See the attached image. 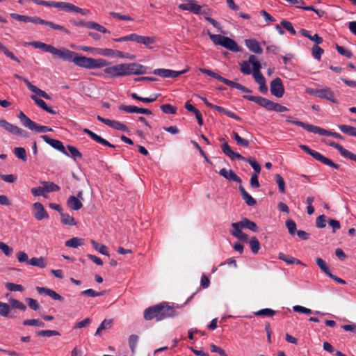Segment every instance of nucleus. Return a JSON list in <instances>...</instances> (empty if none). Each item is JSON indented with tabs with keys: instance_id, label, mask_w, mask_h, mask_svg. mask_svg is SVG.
<instances>
[{
	"instance_id": "obj_1",
	"label": "nucleus",
	"mask_w": 356,
	"mask_h": 356,
	"mask_svg": "<svg viewBox=\"0 0 356 356\" xmlns=\"http://www.w3.org/2000/svg\"><path fill=\"white\" fill-rule=\"evenodd\" d=\"M177 307L170 305L168 302H161L146 308L143 312V318L146 321L154 320L156 322L173 318L178 315Z\"/></svg>"
},
{
	"instance_id": "obj_2",
	"label": "nucleus",
	"mask_w": 356,
	"mask_h": 356,
	"mask_svg": "<svg viewBox=\"0 0 356 356\" xmlns=\"http://www.w3.org/2000/svg\"><path fill=\"white\" fill-rule=\"evenodd\" d=\"M147 67L140 64L131 63L108 66L104 70V72L108 77L115 78L132 74H144L147 73Z\"/></svg>"
},
{
	"instance_id": "obj_3",
	"label": "nucleus",
	"mask_w": 356,
	"mask_h": 356,
	"mask_svg": "<svg viewBox=\"0 0 356 356\" xmlns=\"http://www.w3.org/2000/svg\"><path fill=\"white\" fill-rule=\"evenodd\" d=\"M220 140H223V143L221 145V148L222 152L228 157L230 158L232 161L238 159L248 162L254 169V173H260L261 172V165L260 164L254 159L251 157L245 158L243 156L238 152H234L228 143L222 138Z\"/></svg>"
},
{
	"instance_id": "obj_4",
	"label": "nucleus",
	"mask_w": 356,
	"mask_h": 356,
	"mask_svg": "<svg viewBox=\"0 0 356 356\" xmlns=\"http://www.w3.org/2000/svg\"><path fill=\"white\" fill-rule=\"evenodd\" d=\"M243 97L247 100L253 102L258 105L265 108L268 111H274L276 112L282 113L288 111L289 108L278 103L273 102L268 99L260 96H253L245 95Z\"/></svg>"
},
{
	"instance_id": "obj_5",
	"label": "nucleus",
	"mask_w": 356,
	"mask_h": 356,
	"mask_svg": "<svg viewBox=\"0 0 356 356\" xmlns=\"http://www.w3.org/2000/svg\"><path fill=\"white\" fill-rule=\"evenodd\" d=\"M208 35L214 44L220 45L233 52L241 51V48L238 47L237 43L229 37L223 36L219 34H213L209 31H208Z\"/></svg>"
},
{
	"instance_id": "obj_6",
	"label": "nucleus",
	"mask_w": 356,
	"mask_h": 356,
	"mask_svg": "<svg viewBox=\"0 0 356 356\" xmlns=\"http://www.w3.org/2000/svg\"><path fill=\"white\" fill-rule=\"evenodd\" d=\"M200 71L202 73L207 74L208 76H210L224 83L227 86H229L232 88H236V89H238L242 92H248V93L252 92L251 90L245 87L242 84L230 81L227 79H225V78L222 77V76H220V74H218L210 70L205 69V68H200Z\"/></svg>"
},
{
	"instance_id": "obj_7",
	"label": "nucleus",
	"mask_w": 356,
	"mask_h": 356,
	"mask_svg": "<svg viewBox=\"0 0 356 356\" xmlns=\"http://www.w3.org/2000/svg\"><path fill=\"white\" fill-rule=\"evenodd\" d=\"M18 118L24 127H28L32 131H35L38 133H45L52 131V129L49 127L36 124L28 118L22 111L19 112Z\"/></svg>"
},
{
	"instance_id": "obj_8",
	"label": "nucleus",
	"mask_w": 356,
	"mask_h": 356,
	"mask_svg": "<svg viewBox=\"0 0 356 356\" xmlns=\"http://www.w3.org/2000/svg\"><path fill=\"white\" fill-rule=\"evenodd\" d=\"M300 147L302 150H303L304 152H305L306 153H307L308 154L312 156L316 160L321 162L322 163H323L326 165H328L330 167H332L337 170H338L339 168V167H340L339 165L334 163L332 160L324 156L321 153H319L314 149H312L308 146H307L305 145H300Z\"/></svg>"
},
{
	"instance_id": "obj_9",
	"label": "nucleus",
	"mask_w": 356,
	"mask_h": 356,
	"mask_svg": "<svg viewBox=\"0 0 356 356\" xmlns=\"http://www.w3.org/2000/svg\"><path fill=\"white\" fill-rule=\"evenodd\" d=\"M53 7L60 8L68 13H79L82 15H88L90 13L89 10L82 9L69 2L54 1Z\"/></svg>"
},
{
	"instance_id": "obj_10",
	"label": "nucleus",
	"mask_w": 356,
	"mask_h": 356,
	"mask_svg": "<svg viewBox=\"0 0 356 356\" xmlns=\"http://www.w3.org/2000/svg\"><path fill=\"white\" fill-rule=\"evenodd\" d=\"M0 126L13 135L19 136L24 138H27L29 136V132L26 130L8 122L6 120L0 118Z\"/></svg>"
},
{
	"instance_id": "obj_11",
	"label": "nucleus",
	"mask_w": 356,
	"mask_h": 356,
	"mask_svg": "<svg viewBox=\"0 0 356 356\" xmlns=\"http://www.w3.org/2000/svg\"><path fill=\"white\" fill-rule=\"evenodd\" d=\"M186 3H181L178 6V8L182 10H188L195 15H207L205 9H202V6L197 4V1L195 0H186Z\"/></svg>"
},
{
	"instance_id": "obj_12",
	"label": "nucleus",
	"mask_w": 356,
	"mask_h": 356,
	"mask_svg": "<svg viewBox=\"0 0 356 356\" xmlns=\"http://www.w3.org/2000/svg\"><path fill=\"white\" fill-rule=\"evenodd\" d=\"M27 22H32L35 24H42V25L49 26V27H51L53 29L63 31L67 34L70 33V31L67 29H65L64 26H60L57 24H55L52 22L44 20L37 16H33V17L28 16Z\"/></svg>"
},
{
	"instance_id": "obj_13",
	"label": "nucleus",
	"mask_w": 356,
	"mask_h": 356,
	"mask_svg": "<svg viewBox=\"0 0 356 356\" xmlns=\"http://www.w3.org/2000/svg\"><path fill=\"white\" fill-rule=\"evenodd\" d=\"M51 54L56 58L74 63V59L76 53L65 48L59 49L54 47Z\"/></svg>"
},
{
	"instance_id": "obj_14",
	"label": "nucleus",
	"mask_w": 356,
	"mask_h": 356,
	"mask_svg": "<svg viewBox=\"0 0 356 356\" xmlns=\"http://www.w3.org/2000/svg\"><path fill=\"white\" fill-rule=\"evenodd\" d=\"M270 92L277 97H282L284 94V87L280 78L277 77L270 82Z\"/></svg>"
},
{
	"instance_id": "obj_15",
	"label": "nucleus",
	"mask_w": 356,
	"mask_h": 356,
	"mask_svg": "<svg viewBox=\"0 0 356 356\" xmlns=\"http://www.w3.org/2000/svg\"><path fill=\"white\" fill-rule=\"evenodd\" d=\"M187 71L188 70H184L181 71H175L168 69H155L152 73L154 75L159 76L163 78H176L186 73Z\"/></svg>"
},
{
	"instance_id": "obj_16",
	"label": "nucleus",
	"mask_w": 356,
	"mask_h": 356,
	"mask_svg": "<svg viewBox=\"0 0 356 356\" xmlns=\"http://www.w3.org/2000/svg\"><path fill=\"white\" fill-rule=\"evenodd\" d=\"M41 138L44 140V142H46L47 144L50 145L54 149L58 150L59 152H62L65 155L70 156V154L66 152L65 147H64V145L61 141L56 140V139L50 138L47 135H42V136H41Z\"/></svg>"
},
{
	"instance_id": "obj_17",
	"label": "nucleus",
	"mask_w": 356,
	"mask_h": 356,
	"mask_svg": "<svg viewBox=\"0 0 356 356\" xmlns=\"http://www.w3.org/2000/svg\"><path fill=\"white\" fill-rule=\"evenodd\" d=\"M327 145L330 147H332L333 148L336 149L339 152L341 155L343 156L346 159H350L352 161H354L356 162V154L351 152L350 151L345 149L343 146L341 145L334 142V141H330L327 143Z\"/></svg>"
},
{
	"instance_id": "obj_18",
	"label": "nucleus",
	"mask_w": 356,
	"mask_h": 356,
	"mask_svg": "<svg viewBox=\"0 0 356 356\" xmlns=\"http://www.w3.org/2000/svg\"><path fill=\"white\" fill-rule=\"evenodd\" d=\"M232 227L233 229L230 232L231 234L234 236L235 238L243 241V242H248V236L243 232H242L241 229L242 227H241V224L239 222H233L232 223Z\"/></svg>"
},
{
	"instance_id": "obj_19",
	"label": "nucleus",
	"mask_w": 356,
	"mask_h": 356,
	"mask_svg": "<svg viewBox=\"0 0 356 356\" xmlns=\"http://www.w3.org/2000/svg\"><path fill=\"white\" fill-rule=\"evenodd\" d=\"M232 227L233 229L230 232L231 234L234 236L235 238L243 241V242H248V236L243 232H242L241 229L242 227H241V224L239 222H233L232 223Z\"/></svg>"
},
{
	"instance_id": "obj_20",
	"label": "nucleus",
	"mask_w": 356,
	"mask_h": 356,
	"mask_svg": "<svg viewBox=\"0 0 356 356\" xmlns=\"http://www.w3.org/2000/svg\"><path fill=\"white\" fill-rule=\"evenodd\" d=\"M83 132L86 134H88L90 138L93 140H95V142L99 143V144H102L103 145H105V146H108L109 147H111V148H115L116 146L110 143L108 141H107L106 140H105L104 138H102L100 136L96 134L95 133H94L93 131H92L91 130L88 129H83Z\"/></svg>"
},
{
	"instance_id": "obj_21",
	"label": "nucleus",
	"mask_w": 356,
	"mask_h": 356,
	"mask_svg": "<svg viewBox=\"0 0 356 356\" xmlns=\"http://www.w3.org/2000/svg\"><path fill=\"white\" fill-rule=\"evenodd\" d=\"M36 291L39 294H45L49 296L53 300L63 301L64 298L60 294L57 293L55 291L46 287L36 286Z\"/></svg>"
},
{
	"instance_id": "obj_22",
	"label": "nucleus",
	"mask_w": 356,
	"mask_h": 356,
	"mask_svg": "<svg viewBox=\"0 0 356 356\" xmlns=\"http://www.w3.org/2000/svg\"><path fill=\"white\" fill-rule=\"evenodd\" d=\"M245 44L246 47L254 54H261L263 52L260 43L255 39L250 38L245 40Z\"/></svg>"
},
{
	"instance_id": "obj_23",
	"label": "nucleus",
	"mask_w": 356,
	"mask_h": 356,
	"mask_svg": "<svg viewBox=\"0 0 356 356\" xmlns=\"http://www.w3.org/2000/svg\"><path fill=\"white\" fill-rule=\"evenodd\" d=\"M92 58H88L76 53L74 59V63L81 67L91 69Z\"/></svg>"
},
{
	"instance_id": "obj_24",
	"label": "nucleus",
	"mask_w": 356,
	"mask_h": 356,
	"mask_svg": "<svg viewBox=\"0 0 356 356\" xmlns=\"http://www.w3.org/2000/svg\"><path fill=\"white\" fill-rule=\"evenodd\" d=\"M318 98L325 99L332 103L338 104V100L334 97L333 91L329 87H325L319 90Z\"/></svg>"
},
{
	"instance_id": "obj_25",
	"label": "nucleus",
	"mask_w": 356,
	"mask_h": 356,
	"mask_svg": "<svg viewBox=\"0 0 356 356\" xmlns=\"http://www.w3.org/2000/svg\"><path fill=\"white\" fill-rule=\"evenodd\" d=\"M219 175L227 180H232L238 184L242 182L241 179L232 170H227L226 168H222L219 171Z\"/></svg>"
},
{
	"instance_id": "obj_26",
	"label": "nucleus",
	"mask_w": 356,
	"mask_h": 356,
	"mask_svg": "<svg viewBox=\"0 0 356 356\" xmlns=\"http://www.w3.org/2000/svg\"><path fill=\"white\" fill-rule=\"evenodd\" d=\"M33 208L35 209V213H34V217L38 220H41L44 218H47L49 217L47 211H45L43 205L40 202H36L33 204Z\"/></svg>"
},
{
	"instance_id": "obj_27",
	"label": "nucleus",
	"mask_w": 356,
	"mask_h": 356,
	"mask_svg": "<svg viewBox=\"0 0 356 356\" xmlns=\"http://www.w3.org/2000/svg\"><path fill=\"white\" fill-rule=\"evenodd\" d=\"M306 127L308 128V131L319 134L321 136H332L334 135V132H332L330 130H327L325 129H323L320 127L314 126L313 124L306 125Z\"/></svg>"
},
{
	"instance_id": "obj_28",
	"label": "nucleus",
	"mask_w": 356,
	"mask_h": 356,
	"mask_svg": "<svg viewBox=\"0 0 356 356\" xmlns=\"http://www.w3.org/2000/svg\"><path fill=\"white\" fill-rule=\"evenodd\" d=\"M67 204L72 210L77 211L82 208L83 204L80 199L74 195L70 196L67 200Z\"/></svg>"
},
{
	"instance_id": "obj_29",
	"label": "nucleus",
	"mask_w": 356,
	"mask_h": 356,
	"mask_svg": "<svg viewBox=\"0 0 356 356\" xmlns=\"http://www.w3.org/2000/svg\"><path fill=\"white\" fill-rule=\"evenodd\" d=\"M239 191L241 192L243 200L245 202L248 206H254L257 204V201L254 199L244 188L242 185H240Z\"/></svg>"
},
{
	"instance_id": "obj_30",
	"label": "nucleus",
	"mask_w": 356,
	"mask_h": 356,
	"mask_svg": "<svg viewBox=\"0 0 356 356\" xmlns=\"http://www.w3.org/2000/svg\"><path fill=\"white\" fill-rule=\"evenodd\" d=\"M238 222L241 224V227H242V228L248 229L254 232H257L258 231V227L257 224L247 218H243L241 221Z\"/></svg>"
},
{
	"instance_id": "obj_31",
	"label": "nucleus",
	"mask_w": 356,
	"mask_h": 356,
	"mask_svg": "<svg viewBox=\"0 0 356 356\" xmlns=\"http://www.w3.org/2000/svg\"><path fill=\"white\" fill-rule=\"evenodd\" d=\"M29 44L35 49H40L43 50L44 51L48 52L50 54L52 53L54 47V46H52L51 44H45V43H43V42H39V41H35V42H30Z\"/></svg>"
},
{
	"instance_id": "obj_32",
	"label": "nucleus",
	"mask_w": 356,
	"mask_h": 356,
	"mask_svg": "<svg viewBox=\"0 0 356 356\" xmlns=\"http://www.w3.org/2000/svg\"><path fill=\"white\" fill-rule=\"evenodd\" d=\"M213 109H215L216 111H218L220 113H222L232 119L236 120H241V118L236 115L234 113L227 110V108H225L222 106L214 105L212 107Z\"/></svg>"
},
{
	"instance_id": "obj_33",
	"label": "nucleus",
	"mask_w": 356,
	"mask_h": 356,
	"mask_svg": "<svg viewBox=\"0 0 356 356\" xmlns=\"http://www.w3.org/2000/svg\"><path fill=\"white\" fill-rule=\"evenodd\" d=\"M28 264L33 266H37L41 268H44L47 266V263L45 262L42 257L31 258L28 261Z\"/></svg>"
},
{
	"instance_id": "obj_34",
	"label": "nucleus",
	"mask_w": 356,
	"mask_h": 356,
	"mask_svg": "<svg viewBox=\"0 0 356 356\" xmlns=\"http://www.w3.org/2000/svg\"><path fill=\"white\" fill-rule=\"evenodd\" d=\"M279 259L284 261L289 264H302V261L296 258L285 254L280 252L279 254Z\"/></svg>"
},
{
	"instance_id": "obj_35",
	"label": "nucleus",
	"mask_w": 356,
	"mask_h": 356,
	"mask_svg": "<svg viewBox=\"0 0 356 356\" xmlns=\"http://www.w3.org/2000/svg\"><path fill=\"white\" fill-rule=\"evenodd\" d=\"M83 239L78 237H73L65 241V245L69 248H76L83 245Z\"/></svg>"
},
{
	"instance_id": "obj_36",
	"label": "nucleus",
	"mask_w": 356,
	"mask_h": 356,
	"mask_svg": "<svg viewBox=\"0 0 356 356\" xmlns=\"http://www.w3.org/2000/svg\"><path fill=\"white\" fill-rule=\"evenodd\" d=\"M338 128L343 134H346L350 136L356 137V127H352L350 125L339 124V125H338Z\"/></svg>"
},
{
	"instance_id": "obj_37",
	"label": "nucleus",
	"mask_w": 356,
	"mask_h": 356,
	"mask_svg": "<svg viewBox=\"0 0 356 356\" xmlns=\"http://www.w3.org/2000/svg\"><path fill=\"white\" fill-rule=\"evenodd\" d=\"M109 63L103 58H92L91 63V69L102 68L108 66Z\"/></svg>"
},
{
	"instance_id": "obj_38",
	"label": "nucleus",
	"mask_w": 356,
	"mask_h": 356,
	"mask_svg": "<svg viewBox=\"0 0 356 356\" xmlns=\"http://www.w3.org/2000/svg\"><path fill=\"white\" fill-rule=\"evenodd\" d=\"M60 217L61 222L63 225L73 226L76 224L75 219L67 213L62 212L60 213Z\"/></svg>"
},
{
	"instance_id": "obj_39",
	"label": "nucleus",
	"mask_w": 356,
	"mask_h": 356,
	"mask_svg": "<svg viewBox=\"0 0 356 356\" xmlns=\"http://www.w3.org/2000/svg\"><path fill=\"white\" fill-rule=\"evenodd\" d=\"M112 323H113L112 319H104L101 323L99 327L97 329L95 335H96V336L99 335L102 331L111 329V326H112Z\"/></svg>"
},
{
	"instance_id": "obj_40",
	"label": "nucleus",
	"mask_w": 356,
	"mask_h": 356,
	"mask_svg": "<svg viewBox=\"0 0 356 356\" xmlns=\"http://www.w3.org/2000/svg\"><path fill=\"white\" fill-rule=\"evenodd\" d=\"M90 243L95 250L102 254L108 256V248L106 245L99 243L94 240H91Z\"/></svg>"
},
{
	"instance_id": "obj_41",
	"label": "nucleus",
	"mask_w": 356,
	"mask_h": 356,
	"mask_svg": "<svg viewBox=\"0 0 356 356\" xmlns=\"http://www.w3.org/2000/svg\"><path fill=\"white\" fill-rule=\"evenodd\" d=\"M9 304L10 307L14 309H17L23 312L26 309V306L22 302L15 298H10Z\"/></svg>"
},
{
	"instance_id": "obj_42",
	"label": "nucleus",
	"mask_w": 356,
	"mask_h": 356,
	"mask_svg": "<svg viewBox=\"0 0 356 356\" xmlns=\"http://www.w3.org/2000/svg\"><path fill=\"white\" fill-rule=\"evenodd\" d=\"M249 61L251 63V65H252L253 67L252 74L256 72H261L260 70L261 68V65L259 61L257 60V57L255 56L250 55L249 56Z\"/></svg>"
},
{
	"instance_id": "obj_43",
	"label": "nucleus",
	"mask_w": 356,
	"mask_h": 356,
	"mask_svg": "<svg viewBox=\"0 0 356 356\" xmlns=\"http://www.w3.org/2000/svg\"><path fill=\"white\" fill-rule=\"evenodd\" d=\"M42 184L44 186V189L45 190V192H56L60 190V187L54 182L43 181Z\"/></svg>"
},
{
	"instance_id": "obj_44",
	"label": "nucleus",
	"mask_w": 356,
	"mask_h": 356,
	"mask_svg": "<svg viewBox=\"0 0 356 356\" xmlns=\"http://www.w3.org/2000/svg\"><path fill=\"white\" fill-rule=\"evenodd\" d=\"M36 334L43 337H50L52 336H59L60 332L56 330H38L35 332Z\"/></svg>"
},
{
	"instance_id": "obj_45",
	"label": "nucleus",
	"mask_w": 356,
	"mask_h": 356,
	"mask_svg": "<svg viewBox=\"0 0 356 356\" xmlns=\"http://www.w3.org/2000/svg\"><path fill=\"white\" fill-rule=\"evenodd\" d=\"M316 263L318 266V267L321 269V270L325 273L327 276L331 273V271L329 269L326 262L321 258L317 257L316 258Z\"/></svg>"
},
{
	"instance_id": "obj_46",
	"label": "nucleus",
	"mask_w": 356,
	"mask_h": 356,
	"mask_svg": "<svg viewBox=\"0 0 356 356\" xmlns=\"http://www.w3.org/2000/svg\"><path fill=\"white\" fill-rule=\"evenodd\" d=\"M15 156L19 159L26 161L27 160V156L26 150L24 147H15L13 149Z\"/></svg>"
},
{
	"instance_id": "obj_47",
	"label": "nucleus",
	"mask_w": 356,
	"mask_h": 356,
	"mask_svg": "<svg viewBox=\"0 0 356 356\" xmlns=\"http://www.w3.org/2000/svg\"><path fill=\"white\" fill-rule=\"evenodd\" d=\"M22 323L25 326H37L43 327L45 325L44 323L39 319H26L24 320Z\"/></svg>"
},
{
	"instance_id": "obj_48",
	"label": "nucleus",
	"mask_w": 356,
	"mask_h": 356,
	"mask_svg": "<svg viewBox=\"0 0 356 356\" xmlns=\"http://www.w3.org/2000/svg\"><path fill=\"white\" fill-rule=\"evenodd\" d=\"M232 138L234 139L238 145L242 147H248L249 141L246 139L241 138L237 132L233 131L232 134Z\"/></svg>"
},
{
	"instance_id": "obj_49",
	"label": "nucleus",
	"mask_w": 356,
	"mask_h": 356,
	"mask_svg": "<svg viewBox=\"0 0 356 356\" xmlns=\"http://www.w3.org/2000/svg\"><path fill=\"white\" fill-rule=\"evenodd\" d=\"M249 244L251 251L254 254H257L260 249V243L258 239L255 236L252 237L249 241Z\"/></svg>"
},
{
	"instance_id": "obj_50",
	"label": "nucleus",
	"mask_w": 356,
	"mask_h": 356,
	"mask_svg": "<svg viewBox=\"0 0 356 356\" xmlns=\"http://www.w3.org/2000/svg\"><path fill=\"white\" fill-rule=\"evenodd\" d=\"M251 63H250L249 60L248 61H243L240 63V71L241 73L245 75H249L252 73V71L250 68Z\"/></svg>"
},
{
	"instance_id": "obj_51",
	"label": "nucleus",
	"mask_w": 356,
	"mask_h": 356,
	"mask_svg": "<svg viewBox=\"0 0 356 356\" xmlns=\"http://www.w3.org/2000/svg\"><path fill=\"white\" fill-rule=\"evenodd\" d=\"M0 50L1 51H3V53L7 56L9 58H10L11 60L15 61V62H17V63H20V60L17 58V56H15L14 55V54L11 51H10L6 47V46H4L1 42H0Z\"/></svg>"
},
{
	"instance_id": "obj_52",
	"label": "nucleus",
	"mask_w": 356,
	"mask_h": 356,
	"mask_svg": "<svg viewBox=\"0 0 356 356\" xmlns=\"http://www.w3.org/2000/svg\"><path fill=\"white\" fill-rule=\"evenodd\" d=\"M10 312V305L0 301V316L8 317Z\"/></svg>"
},
{
	"instance_id": "obj_53",
	"label": "nucleus",
	"mask_w": 356,
	"mask_h": 356,
	"mask_svg": "<svg viewBox=\"0 0 356 356\" xmlns=\"http://www.w3.org/2000/svg\"><path fill=\"white\" fill-rule=\"evenodd\" d=\"M110 127L124 132H128L129 131L127 127L125 124L116 120L112 121L111 124H110Z\"/></svg>"
},
{
	"instance_id": "obj_54",
	"label": "nucleus",
	"mask_w": 356,
	"mask_h": 356,
	"mask_svg": "<svg viewBox=\"0 0 356 356\" xmlns=\"http://www.w3.org/2000/svg\"><path fill=\"white\" fill-rule=\"evenodd\" d=\"M275 180L278 185L279 191L281 193H285V182L283 177L280 174L275 175Z\"/></svg>"
},
{
	"instance_id": "obj_55",
	"label": "nucleus",
	"mask_w": 356,
	"mask_h": 356,
	"mask_svg": "<svg viewBox=\"0 0 356 356\" xmlns=\"http://www.w3.org/2000/svg\"><path fill=\"white\" fill-rule=\"evenodd\" d=\"M276 312L272 309L266 308L260 309L254 313L256 316H273L275 314Z\"/></svg>"
},
{
	"instance_id": "obj_56",
	"label": "nucleus",
	"mask_w": 356,
	"mask_h": 356,
	"mask_svg": "<svg viewBox=\"0 0 356 356\" xmlns=\"http://www.w3.org/2000/svg\"><path fill=\"white\" fill-rule=\"evenodd\" d=\"M89 24V29H95L103 33H110V31L107 29H106L105 27H104L98 23L90 22Z\"/></svg>"
},
{
	"instance_id": "obj_57",
	"label": "nucleus",
	"mask_w": 356,
	"mask_h": 356,
	"mask_svg": "<svg viewBox=\"0 0 356 356\" xmlns=\"http://www.w3.org/2000/svg\"><path fill=\"white\" fill-rule=\"evenodd\" d=\"M105 293H106V291L97 292L92 289H86V290L81 291V294L87 296L89 297H97V296H103L104 294H105Z\"/></svg>"
},
{
	"instance_id": "obj_58",
	"label": "nucleus",
	"mask_w": 356,
	"mask_h": 356,
	"mask_svg": "<svg viewBox=\"0 0 356 356\" xmlns=\"http://www.w3.org/2000/svg\"><path fill=\"white\" fill-rule=\"evenodd\" d=\"M280 24L284 29H285L286 31H288L291 35H295L296 34V31L294 29L292 24L290 22L283 19L281 21Z\"/></svg>"
},
{
	"instance_id": "obj_59",
	"label": "nucleus",
	"mask_w": 356,
	"mask_h": 356,
	"mask_svg": "<svg viewBox=\"0 0 356 356\" xmlns=\"http://www.w3.org/2000/svg\"><path fill=\"white\" fill-rule=\"evenodd\" d=\"M119 109L120 111H124L127 113H137L138 110V107L131 105H120L119 106Z\"/></svg>"
},
{
	"instance_id": "obj_60",
	"label": "nucleus",
	"mask_w": 356,
	"mask_h": 356,
	"mask_svg": "<svg viewBox=\"0 0 356 356\" xmlns=\"http://www.w3.org/2000/svg\"><path fill=\"white\" fill-rule=\"evenodd\" d=\"M6 288L10 291H23L24 289L22 285L12 282H7Z\"/></svg>"
},
{
	"instance_id": "obj_61",
	"label": "nucleus",
	"mask_w": 356,
	"mask_h": 356,
	"mask_svg": "<svg viewBox=\"0 0 356 356\" xmlns=\"http://www.w3.org/2000/svg\"><path fill=\"white\" fill-rule=\"evenodd\" d=\"M25 301L27 303L28 306L33 310L38 311L40 309V306L36 300L33 299L31 298H25Z\"/></svg>"
},
{
	"instance_id": "obj_62",
	"label": "nucleus",
	"mask_w": 356,
	"mask_h": 356,
	"mask_svg": "<svg viewBox=\"0 0 356 356\" xmlns=\"http://www.w3.org/2000/svg\"><path fill=\"white\" fill-rule=\"evenodd\" d=\"M336 49L338 53L345 57L351 58L353 56V53L350 50L346 49L344 47L339 46L338 44L336 45Z\"/></svg>"
},
{
	"instance_id": "obj_63",
	"label": "nucleus",
	"mask_w": 356,
	"mask_h": 356,
	"mask_svg": "<svg viewBox=\"0 0 356 356\" xmlns=\"http://www.w3.org/2000/svg\"><path fill=\"white\" fill-rule=\"evenodd\" d=\"M67 148L72 155V156L76 159V158L81 159L82 158V154L79 151V149L72 145H67Z\"/></svg>"
},
{
	"instance_id": "obj_64",
	"label": "nucleus",
	"mask_w": 356,
	"mask_h": 356,
	"mask_svg": "<svg viewBox=\"0 0 356 356\" xmlns=\"http://www.w3.org/2000/svg\"><path fill=\"white\" fill-rule=\"evenodd\" d=\"M323 49L318 45H314L312 47V56L318 60H321V56L323 54Z\"/></svg>"
}]
</instances>
